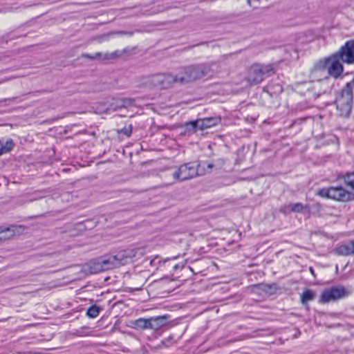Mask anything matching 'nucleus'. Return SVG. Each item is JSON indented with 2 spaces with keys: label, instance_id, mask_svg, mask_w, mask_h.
<instances>
[{
  "label": "nucleus",
  "instance_id": "nucleus-19",
  "mask_svg": "<svg viewBox=\"0 0 354 354\" xmlns=\"http://www.w3.org/2000/svg\"><path fill=\"white\" fill-rule=\"evenodd\" d=\"M130 251L133 261L141 259L146 254V248L142 246L130 248Z\"/></svg>",
  "mask_w": 354,
  "mask_h": 354
},
{
  "label": "nucleus",
  "instance_id": "nucleus-18",
  "mask_svg": "<svg viewBox=\"0 0 354 354\" xmlns=\"http://www.w3.org/2000/svg\"><path fill=\"white\" fill-rule=\"evenodd\" d=\"M305 207L301 203H297L295 204H290L284 206L281 209V212L286 214L288 212H302Z\"/></svg>",
  "mask_w": 354,
  "mask_h": 354
},
{
  "label": "nucleus",
  "instance_id": "nucleus-23",
  "mask_svg": "<svg viewBox=\"0 0 354 354\" xmlns=\"http://www.w3.org/2000/svg\"><path fill=\"white\" fill-rule=\"evenodd\" d=\"M344 183L354 189V171L351 173H347L344 176Z\"/></svg>",
  "mask_w": 354,
  "mask_h": 354
},
{
  "label": "nucleus",
  "instance_id": "nucleus-8",
  "mask_svg": "<svg viewBox=\"0 0 354 354\" xmlns=\"http://www.w3.org/2000/svg\"><path fill=\"white\" fill-rule=\"evenodd\" d=\"M346 293V290L343 287L331 288L322 292L320 301L322 303H328L344 297Z\"/></svg>",
  "mask_w": 354,
  "mask_h": 354
},
{
  "label": "nucleus",
  "instance_id": "nucleus-11",
  "mask_svg": "<svg viewBox=\"0 0 354 354\" xmlns=\"http://www.w3.org/2000/svg\"><path fill=\"white\" fill-rule=\"evenodd\" d=\"M122 54L123 51L115 50L112 53H97L94 55L84 53L82 55V57L84 58H88L91 59H99L103 62H110L118 59L122 55Z\"/></svg>",
  "mask_w": 354,
  "mask_h": 354
},
{
  "label": "nucleus",
  "instance_id": "nucleus-20",
  "mask_svg": "<svg viewBox=\"0 0 354 354\" xmlns=\"http://www.w3.org/2000/svg\"><path fill=\"white\" fill-rule=\"evenodd\" d=\"M149 318H140L134 322V326L138 329H150Z\"/></svg>",
  "mask_w": 354,
  "mask_h": 354
},
{
  "label": "nucleus",
  "instance_id": "nucleus-26",
  "mask_svg": "<svg viewBox=\"0 0 354 354\" xmlns=\"http://www.w3.org/2000/svg\"><path fill=\"white\" fill-rule=\"evenodd\" d=\"M112 109L117 110L118 109H122L123 107V103L122 102V98L114 100V102L111 104Z\"/></svg>",
  "mask_w": 354,
  "mask_h": 354
},
{
  "label": "nucleus",
  "instance_id": "nucleus-24",
  "mask_svg": "<svg viewBox=\"0 0 354 354\" xmlns=\"http://www.w3.org/2000/svg\"><path fill=\"white\" fill-rule=\"evenodd\" d=\"M100 311V308L99 307L97 306H92L88 309L86 315L91 318H95L98 316Z\"/></svg>",
  "mask_w": 354,
  "mask_h": 354
},
{
  "label": "nucleus",
  "instance_id": "nucleus-25",
  "mask_svg": "<svg viewBox=\"0 0 354 354\" xmlns=\"http://www.w3.org/2000/svg\"><path fill=\"white\" fill-rule=\"evenodd\" d=\"M124 108H128L134 106V100L132 98H122Z\"/></svg>",
  "mask_w": 354,
  "mask_h": 354
},
{
  "label": "nucleus",
  "instance_id": "nucleus-3",
  "mask_svg": "<svg viewBox=\"0 0 354 354\" xmlns=\"http://www.w3.org/2000/svg\"><path fill=\"white\" fill-rule=\"evenodd\" d=\"M354 95V77L347 82L336 99L337 108L342 115L347 116L351 111Z\"/></svg>",
  "mask_w": 354,
  "mask_h": 354
},
{
  "label": "nucleus",
  "instance_id": "nucleus-7",
  "mask_svg": "<svg viewBox=\"0 0 354 354\" xmlns=\"http://www.w3.org/2000/svg\"><path fill=\"white\" fill-rule=\"evenodd\" d=\"M322 196H326L337 201H347L351 199V193L346 191L341 187L323 189L319 192Z\"/></svg>",
  "mask_w": 354,
  "mask_h": 354
},
{
  "label": "nucleus",
  "instance_id": "nucleus-5",
  "mask_svg": "<svg viewBox=\"0 0 354 354\" xmlns=\"http://www.w3.org/2000/svg\"><path fill=\"white\" fill-rule=\"evenodd\" d=\"M171 175L174 180L177 181L193 178L198 175L197 165L193 162L181 165Z\"/></svg>",
  "mask_w": 354,
  "mask_h": 354
},
{
  "label": "nucleus",
  "instance_id": "nucleus-33",
  "mask_svg": "<svg viewBox=\"0 0 354 354\" xmlns=\"http://www.w3.org/2000/svg\"><path fill=\"white\" fill-rule=\"evenodd\" d=\"M174 268H175V269L178 268V266H174Z\"/></svg>",
  "mask_w": 354,
  "mask_h": 354
},
{
  "label": "nucleus",
  "instance_id": "nucleus-21",
  "mask_svg": "<svg viewBox=\"0 0 354 354\" xmlns=\"http://www.w3.org/2000/svg\"><path fill=\"white\" fill-rule=\"evenodd\" d=\"M13 146L14 143L11 139L6 142L0 140V156L10 151Z\"/></svg>",
  "mask_w": 354,
  "mask_h": 354
},
{
  "label": "nucleus",
  "instance_id": "nucleus-9",
  "mask_svg": "<svg viewBox=\"0 0 354 354\" xmlns=\"http://www.w3.org/2000/svg\"><path fill=\"white\" fill-rule=\"evenodd\" d=\"M336 54L343 62L354 63V40L347 41Z\"/></svg>",
  "mask_w": 354,
  "mask_h": 354
},
{
  "label": "nucleus",
  "instance_id": "nucleus-29",
  "mask_svg": "<svg viewBox=\"0 0 354 354\" xmlns=\"http://www.w3.org/2000/svg\"><path fill=\"white\" fill-rule=\"evenodd\" d=\"M283 91V88L282 87L280 86V85H278L277 86V91H275L276 93H281Z\"/></svg>",
  "mask_w": 354,
  "mask_h": 354
},
{
  "label": "nucleus",
  "instance_id": "nucleus-10",
  "mask_svg": "<svg viewBox=\"0 0 354 354\" xmlns=\"http://www.w3.org/2000/svg\"><path fill=\"white\" fill-rule=\"evenodd\" d=\"M21 226L10 225L9 227H0V245L5 242L13 239L16 234H19L22 230Z\"/></svg>",
  "mask_w": 354,
  "mask_h": 354
},
{
  "label": "nucleus",
  "instance_id": "nucleus-27",
  "mask_svg": "<svg viewBox=\"0 0 354 354\" xmlns=\"http://www.w3.org/2000/svg\"><path fill=\"white\" fill-rule=\"evenodd\" d=\"M261 0H248V3L250 7L257 8L260 5Z\"/></svg>",
  "mask_w": 354,
  "mask_h": 354
},
{
  "label": "nucleus",
  "instance_id": "nucleus-4",
  "mask_svg": "<svg viewBox=\"0 0 354 354\" xmlns=\"http://www.w3.org/2000/svg\"><path fill=\"white\" fill-rule=\"evenodd\" d=\"M272 73H274V68L272 66L255 64L248 68L245 80L250 86L257 85L264 80L266 76Z\"/></svg>",
  "mask_w": 354,
  "mask_h": 354
},
{
  "label": "nucleus",
  "instance_id": "nucleus-28",
  "mask_svg": "<svg viewBox=\"0 0 354 354\" xmlns=\"http://www.w3.org/2000/svg\"><path fill=\"white\" fill-rule=\"evenodd\" d=\"M131 127H130L129 129H125L124 130H123V132L124 134H126L127 136H129L131 133Z\"/></svg>",
  "mask_w": 354,
  "mask_h": 354
},
{
  "label": "nucleus",
  "instance_id": "nucleus-30",
  "mask_svg": "<svg viewBox=\"0 0 354 354\" xmlns=\"http://www.w3.org/2000/svg\"><path fill=\"white\" fill-rule=\"evenodd\" d=\"M212 167H213V165H212V164H208V165H207V168H208L209 169H212Z\"/></svg>",
  "mask_w": 354,
  "mask_h": 354
},
{
  "label": "nucleus",
  "instance_id": "nucleus-22",
  "mask_svg": "<svg viewBox=\"0 0 354 354\" xmlns=\"http://www.w3.org/2000/svg\"><path fill=\"white\" fill-rule=\"evenodd\" d=\"M315 294L310 290H305L301 295V302L306 304L314 299Z\"/></svg>",
  "mask_w": 354,
  "mask_h": 354
},
{
  "label": "nucleus",
  "instance_id": "nucleus-6",
  "mask_svg": "<svg viewBox=\"0 0 354 354\" xmlns=\"http://www.w3.org/2000/svg\"><path fill=\"white\" fill-rule=\"evenodd\" d=\"M339 59H341L338 57V55L334 54L331 57L325 59L319 64H322V67L327 70L328 75L337 78L343 72V66Z\"/></svg>",
  "mask_w": 354,
  "mask_h": 354
},
{
  "label": "nucleus",
  "instance_id": "nucleus-13",
  "mask_svg": "<svg viewBox=\"0 0 354 354\" xmlns=\"http://www.w3.org/2000/svg\"><path fill=\"white\" fill-rule=\"evenodd\" d=\"M130 248L120 251L115 255L118 266H124L133 261Z\"/></svg>",
  "mask_w": 354,
  "mask_h": 354
},
{
  "label": "nucleus",
  "instance_id": "nucleus-15",
  "mask_svg": "<svg viewBox=\"0 0 354 354\" xmlns=\"http://www.w3.org/2000/svg\"><path fill=\"white\" fill-rule=\"evenodd\" d=\"M104 271L119 267L115 255L100 257Z\"/></svg>",
  "mask_w": 354,
  "mask_h": 354
},
{
  "label": "nucleus",
  "instance_id": "nucleus-16",
  "mask_svg": "<svg viewBox=\"0 0 354 354\" xmlns=\"http://www.w3.org/2000/svg\"><path fill=\"white\" fill-rule=\"evenodd\" d=\"M87 266L88 267L89 272L91 274L98 273L104 271L102 267V264L101 263L100 258L91 261L88 263Z\"/></svg>",
  "mask_w": 354,
  "mask_h": 354
},
{
  "label": "nucleus",
  "instance_id": "nucleus-12",
  "mask_svg": "<svg viewBox=\"0 0 354 354\" xmlns=\"http://www.w3.org/2000/svg\"><path fill=\"white\" fill-rule=\"evenodd\" d=\"M218 122L219 119L216 118H205L190 122L188 124L191 125L193 129L205 130L216 125Z\"/></svg>",
  "mask_w": 354,
  "mask_h": 354
},
{
  "label": "nucleus",
  "instance_id": "nucleus-31",
  "mask_svg": "<svg viewBox=\"0 0 354 354\" xmlns=\"http://www.w3.org/2000/svg\"><path fill=\"white\" fill-rule=\"evenodd\" d=\"M155 261H156V259L151 260L150 264L152 265L155 262Z\"/></svg>",
  "mask_w": 354,
  "mask_h": 354
},
{
  "label": "nucleus",
  "instance_id": "nucleus-32",
  "mask_svg": "<svg viewBox=\"0 0 354 354\" xmlns=\"http://www.w3.org/2000/svg\"><path fill=\"white\" fill-rule=\"evenodd\" d=\"M258 288H259V286H255L253 287V290H256Z\"/></svg>",
  "mask_w": 354,
  "mask_h": 354
},
{
  "label": "nucleus",
  "instance_id": "nucleus-17",
  "mask_svg": "<svg viewBox=\"0 0 354 354\" xmlns=\"http://www.w3.org/2000/svg\"><path fill=\"white\" fill-rule=\"evenodd\" d=\"M150 329L158 330L165 325V319L164 317H156L149 318Z\"/></svg>",
  "mask_w": 354,
  "mask_h": 354
},
{
  "label": "nucleus",
  "instance_id": "nucleus-14",
  "mask_svg": "<svg viewBox=\"0 0 354 354\" xmlns=\"http://www.w3.org/2000/svg\"><path fill=\"white\" fill-rule=\"evenodd\" d=\"M335 252L336 254L342 256H348L354 254L353 241L339 245L335 249Z\"/></svg>",
  "mask_w": 354,
  "mask_h": 354
},
{
  "label": "nucleus",
  "instance_id": "nucleus-1",
  "mask_svg": "<svg viewBox=\"0 0 354 354\" xmlns=\"http://www.w3.org/2000/svg\"><path fill=\"white\" fill-rule=\"evenodd\" d=\"M218 68L219 66L214 62L183 67L180 72L175 75L176 84H187L204 77L212 76L214 74L218 73Z\"/></svg>",
  "mask_w": 354,
  "mask_h": 354
},
{
  "label": "nucleus",
  "instance_id": "nucleus-2",
  "mask_svg": "<svg viewBox=\"0 0 354 354\" xmlns=\"http://www.w3.org/2000/svg\"><path fill=\"white\" fill-rule=\"evenodd\" d=\"M174 84H176V75L169 73L143 76L140 79V85L147 88H167Z\"/></svg>",
  "mask_w": 354,
  "mask_h": 354
}]
</instances>
